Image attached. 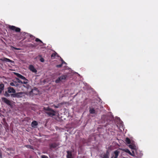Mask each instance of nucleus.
<instances>
[{"label":"nucleus","mask_w":158,"mask_h":158,"mask_svg":"<svg viewBox=\"0 0 158 158\" xmlns=\"http://www.w3.org/2000/svg\"><path fill=\"white\" fill-rule=\"evenodd\" d=\"M45 112L50 117H53L55 115L56 111L49 107H44L43 108Z\"/></svg>","instance_id":"1"},{"label":"nucleus","mask_w":158,"mask_h":158,"mask_svg":"<svg viewBox=\"0 0 158 158\" xmlns=\"http://www.w3.org/2000/svg\"><path fill=\"white\" fill-rule=\"evenodd\" d=\"M25 93L23 92L16 93H15V94H11V96L12 97L19 98L25 97Z\"/></svg>","instance_id":"2"},{"label":"nucleus","mask_w":158,"mask_h":158,"mask_svg":"<svg viewBox=\"0 0 158 158\" xmlns=\"http://www.w3.org/2000/svg\"><path fill=\"white\" fill-rule=\"evenodd\" d=\"M21 34L25 36L23 40L27 38H28L27 41L28 42H31L32 40H34L35 38V37L33 35L25 32H21Z\"/></svg>","instance_id":"3"},{"label":"nucleus","mask_w":158,"mask_h":158,"mask_svg":"<svg viewBox=\"0 0 158 158\" xmlns=\"http://www.w3.org/2000/svg\"><path fill=\"white\" fill-rule=\"evenodd\" d=\"M68 77V75H62L56 80L55 82L56 83H57L60 82V81H63L66 79Z\"/></svg>","instance_id":"4"},{"label":"nucleus","mask_w":158,"mask_h":158,"mask_svg":"<svg viewBox=\"0 0 158 158\" xmlns=\"http://www.w3.org/2000/svg\"><path fill=\"white\" fill-rule=\"evenodd\" d=\"M2 100L8 106L11 107L13 105L11 103V102L6 98H2Z\"/></svg>","instance_id":"5"},{"label":"nucleus","mask_w":158,"mask_h":158,"mask_svg":"<svg viewBox=\"0 0 158 158\" xmlns=\"http://www.w3.org/2000/svg\"><path fill=\"white\" fill-rule=\"evenodd\" d=\"M8 28L12 31H15L16 32H20L21 29L19 28L16 27L14 26L9 25Z\"/></svg>","instance_id":"6"},{"label":"nucleus","mask_w":158,"mask_h":158,"mask_svg":"<svg viewBox=\"0 0 158 158\" xmlns=\"http://www.w3.org/2000/svg\"><path fill=\"white\" fill-rule=\"evenodd\" d=\"M124 151L127 153H129L130 155L133 156L134 158H141V156L140 155H137V156H136V155L135 154H134L133 152V154H132V153L130 152L129 150L128 149H125Z\"/></svg>","instance_id":"7"},{"label":"nucleus","mask_w":158,"mask_h":158,"mask_svg":"<svg viewBox=\"0 0 158 158\" xmlns=\"http://www.w3.org/2000/svg\"><path fill=\"white\" fill-rule=\"evenodd\" d=\"M59 143H50L49 144L50 148L51 149L52 148H55L59 145Z\"/></svg>","instance_id":"8"},{"label":"nucleus","mask_w":158,"mask_h":158,"mask_svg":"<svg viewBox=\"0 0 158 158\" xmlns=\"http://www.w3.org/2000/svg\"><path fill=\"white\" fill-rule=\"evenodd\" d=\"M0 60L3 61H6L7 62H11V63H13L14 62V61L9 59L5 58V57H3L2 58L0 59Z\"/></svg>","instance_id":"9"},{"label":"nucleus","mask_w":158,"mask_h":158,"mask_svg":"<svg viewBox=\"0 0 158 158\" xmlns=\"http://www.w3.org/2000/svg\"><path fill=\"white\" fill-rule=\"evenodd\" d=\"M10 84L12 86H15L17 87H19V84L17 83L16 81H13V82L10 83Z\"/></svg>","instance_id":"10"},{"label":"nucleus","mask_w":158,"mask_h":158,"mask_svg":"<svg viewBox=\"0 0 158 158\" xmlns=\"http://www.w3.org/2000/svg\"><path fill=\"white\" fill-rule=\"evenodd\" d=\"M8 92L9 93H13V94H15L16 91L12 87H9L8 88Z\"/></svg>","instance_id":"11"},{"label":"nucleus","mask_w":158,"mask_h":158,"mask_svg":"<svg viewBox=\"0 0 158 158\" xmlns=\"http://www.w3.org/2000/svg\"><path fill=\"white\" fill-rule=\"evenodd\" d=\"M29 69L33 73H35L37 72V71L33 65H30L29 66Z\"/></svg>","instance_id":"12"},{"label":"nucleus","mask_w":158,"mask_h":158,"mask_svg":"<svg viewBox=\"0 0 158 158\" xmlns=\"http://www.w3.org/2000/svg\"><path fill=\"white\" fill-rule=\"evenodd\" d=\"M25 81H22V84H26V85H23V86L24 87H26L27 88H28L29 85H27V84L28 83V80L26 78V79H24Z\"/></svg>","instance_id":"13"},{"label":"nucleus","mask_w":158,"mask_h":158,"mask_svg":"<svg viewBox=\"0 0 158 158\" xmlns=\"http://www.w3.org/2000/svg\"><path fill=\"white\" fill-rule=\"evenodd\" d=\"M67 153L66 157L67 158H73L72 154L71 151H67Z\"/></svg>","instance_id":"14"},{"label":"nucleus","mask_w":158,"mask_h":158,"mask_svg":"<svg viewBox=\"0 0 158 158\" xmlns=\"http://www.w3.org/2000/svg\"><path fill=\"white\" fill-rule=\"evenodd\" d=\"M110 156V154L109 152L107 151L106 153L103 154L102 158H109Z\"/></svg>","instance_id":"15"},{"label":"nucleus","mask_w":158,"mask_h":158,"mask_svg":"<svg viewBox=\"0 0 158 158\" xmlns=\"http://www.w3.org/2000/svg\"><path fill=\"white\" fill-rule=\"evenodd\" d=\"M15 74L18 77H19L22 79H26V78L22 76V75H21L20 74L17 73H15Z\"/></svg>","instance_id":"16"},{"label":"nucleus","mask_w":158,"mask_h":158,"mask_svg":"<svg viewBox=\"0 0 158 158\" xmlns=\"http://www.w3.org/2000/svg\"><path fill=\"white\" fill-rule=\"evenodd\" d=\"M38 123L36 121H33L31 124V125L32 127H35L38 125Z\"/></svg>","instance_id":"17"},{"label":"nucleus","mask_w":158,"mask_h":158,"mask_svg":"<svg viewBox=\"0 0 158 158\" xmlns=\"http://www.w3.org/2000/svg\"><path fill=\"white\" fill-rule=\"evenodd\" d=\"M120 152L118 150H116L114 152V154L115 155L114 158H118Z\"/></svg>","instance_id":"18"},{"label":"nucleus","mask_w":158,"mask_h":158,"mask_svg":"<svg viewBox=\"0 0 158 158\" xmlns=\"http://www.w3.org/2000/svg\"><path fill=\"white\" fill-rule=\"evenodd\" d=\"M4 85L3 84H0V93H1L2 91L3 90Z\"/></svg>","instance_id":"19"},{"label":"nucleus","mask_w":158,"mask_h":158,"mask_svg":"<svg viewBox=\"0 0 158 158\" xmlns=\"http://www.w3.org/2000/svg\"><path fill=\"white\" fill-rule=\"evenodd\" d=\"M57 54V53L56 52L53 53L51 55L52 59H54L55 58V57L56 56Z\"/></svg>","instance_id":"20"},{"label":"nucleus","mask_w":158,"mask_h":158,"mask_svg":"<svg viewBox=\"0 0 158 158\" xmlns=\"http://www.w3.org/2000/svg\"><path fill=\"white\" fill-rule=\"evenodd\" d=\"M89 112L91 114H94L95 113V111L94 108H90L89 110Z\"/></svg>","instance_id":"21"},{"label":"nucleus","mask_w":158,"mask_h":158,"mask_svg":"<svg viewBox=\"0 0 158 158\" xmlns=\"http://www.w3.org/2000/svg\"><path fill=\"white\" fill-rule=\"evenodd\" d=\"M125 141L128 144H130L131 143V140L128 138H126L125 139Z\"/></svg>","instance_id":"22"},{"label":"nucleus","mask_w":158,"mask_h":158,"mask_svg":"<svg viewBox=\"0 0 158 158\" xmlns=\"http://www.w3.org/2000/svg\"><path fill=\"white\" fill-rule=\"evenodd\" d=\"M16 80V81L17 82V83H21L22 84V81L20 80L19 78H15Z\"/></svg>","instance_id":"23"},{"label":"nucleus","mask_w":158,"mask_h":158,"mask_svg":"<svg viewBox=\"0 0 158 158\" xmlns=\"http://www.w3.org/2000/svg\"><path fill=\"white\" fill-rule=\"evenodd\" d=\"M129 147L130 148L133 149H135V147L134 145L132 144L129 145Z\"/></svg>","instance_id":"24"},{"label":"nucleus","mask_w":158,"mask_h":158,"mask_svg":"<svg viewBox=\"0 0 158 158\" xmlns=\"http://www.w3.org/2000/svg\"><path fill=\"white\" fill-rule=\"evenodd\" d=\"M25 146L28 148H29L31 149H33V147L31 145H27Z\"/></svg>","instance_id":"25"},{"label":"nucleus","mask_w":158,"mask_h":158,"mask_svg":"<svg viewBox=\"0 0 158 158\" xmlns=\"http://www.w3.org/2000/svg\"><path fill=\"white\" fill-rule=\"evenodd\" d=\"M35 41L36 42H40L41 43H42V42L41 40H40V39H39L37 38L35 39Z\"/></svg>","instance_id":"26"},{"label":"nucleus","mask_w":158,"mask_h":158,"mask_svg":"<svg viewBox=\"0 0 158 158\" xmlns=\"http://www.w3.org/2000/svg\"><path fill=\"white\" fill-rule=\"evenodd\" d=\"M62 64H60L57 65L56 67L57 68H60L62 66Z\"/></svg>","instance_id":"27"},{"label":"nucleus","mask_w":158,"mask_h":158,"mask_svg":"<svg viewBox=\"0 0 158 158\" xmlns=\"http://www.w3.org/2000/svg\"><path fill=\"white\" fill-rule=\"evenodd\" d=\"M41 158H48V156L45 155H42L41 156Z\"/></svg>","instance_id":"28"},{"label":"nucleus","mask_w":158,"mask_h":158,"mask_svg":"<svg viewBox=\"0 0 158 158\" xmlns=\"http://www.w3.org/2000/svg\"><path fill=\"white\" fill-rule=\"evenodd\" d=\"M28 47H31L33 48V47H34V45L33 44H28Z\"/></svg>","instance_id":"29"},{"label":"nucleus","mask_w":158,"mask_h":158,"mask_svg":"<svg viewBox=\"0 0 158 158\" xmlns=\"http://www.w3.org/2000/svg\"><path fill=\"white\" fill-rule=\"evenodd\" d=\"M11 48H13V49H14L16 50H20L19 48H15V47H14L13 46H12Z\"/></svg>","instance_id":"30"},{"label":"nucleus","mask_w":158,"mask_h":158,"mask_svg":"<svg viewBox=\"0 0 158 158\" xmlns=\"http://www.w3.org/2000/svg\"><path fill=\"white\" fill-rule=\"evenodd\" d=\"M40 61L42 62H44V59L43 58L41 57L40 59Z\"/></svg>","instance_id":"31"},{"label":"nucleus","mask_w":158,"mask_h":158,"mask_svg":"<svg viewBox=\"0 0 158 158\" xmlns=\"http://www.w3.org/2000/svg\"><path fill=\"white\" fill-rule=\"evenodd\" d=\"M53 106L55 108H58L59 107V105H58L57 106H56L55 105H53L52 106Z\"/></svg>","instance_id":"32"},{"label":"nucleus","mask_w":158,"mask_h":158,"mask_svg":"<svg viewBox=\"0 0 158 158\" xmlns=\"http://www.w3.org/2000/svg\"><path fill=\"white\" fill-rule=\"evenodd\" d=\"M61 61H62V64L63 65V64H66V63L62 59H61Z\"/></svg>","instance_id":"33"},{"label":"nucleus","mask_w":158,"mask_h":158,"mask_svg":"<svg viewBox=\"0 0 158 158\" xmlns=\"http://www.w3.org/2000/svg\"><path fill=\"white\" fill-rule=\"evenodd\" d=\"M60 104H61V105H62V103H61Z\"/></svg>","instance_id":"34"}]
</instances>
